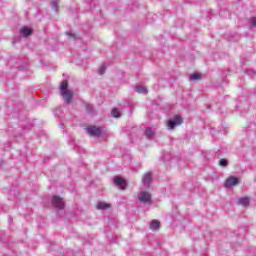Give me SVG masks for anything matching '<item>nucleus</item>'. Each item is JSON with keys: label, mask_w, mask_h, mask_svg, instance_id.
I'll use <instances>...</instances> for the list:
<instances>
[{"label": "nucleus", "mask_w": 256, "mask_h": 256, "mask_svg": "<svg viewBox=\"0 0 256 256\" xmlns=\"http://www.w3.org/2000/svg\"><path fill=\"white\" fill-rule=\"evenodd\" d=\"M69 83L63 80L60 84V95H62L64 102L69 105L73 99V91L69 90Z\"/></svg>", "instance_id": "1"}, {"label": "nucleus", "mask_w": 256, "mask_h": 256, "mask_svg": "<svg viewBox=\"0 0 256 256\" xmlns=\"http://www.w3.org/2000/svg\"><path fill=\"white\" fill-rule=\"evenodd\" d=\"M183 123V118L181 116L176 115L173 118L169 119L166 123L168 131H171L175 129V127H179V125H182Z\"/></svg>", "instance_id": "2"}, {"label": "nucleus", "mask_w": 256, "mask_h": 256, "mask_svg": "<svg viewBox=\"0 0 256 256\" xmlns=\"http://www.w3.org/2000/svg\"><path fill=\"white\" fill-rule=\"evenodd\" d=\"M138 200L140 203H143V205H151V194L148 192H140L138 194Z\"/></svg>", "instance_id": "3"}, {"label": "nucleus", "mask_w": 256, "mask_h": 256, "mask_svg": "<svg viewBox=\"0 0 256 256\" xmlns=\"http://www.w3.org/2000/svg\"><path fill=\"white\" fill-rule=\"evenodd\" d=\"M52 205L56 209H63L65 207V201L59 196H54L52 199Z\"/></svg>", "instance_id": "4"}, {"label": "nucleus", "mask_w": 256, "mask_h": 256, "mask_svg": "<svg viewBox=\"0 0 256 256\" xmlns=\"http://www.w3.org/2000/svg\"><path fill=\"white\" fill-rule=\"evenodd\" d=\"M86 131L88 135H91V137H100L101 135V128H97L95 126H90L86 128Z\"/></svg>", "instance_id": "5"}, {"label": "nucleus", "mask_w": 256, "mask_h": 256, "mask_svg": "<svg viewBox=\"0 0 256 256\" xmlns=\"http://www.w3.org/2000/svg\"><path fill=\"white\" fill-rule=\"evenodd\" d=\"M152 181H153V174H151L150 172H147L146 174L143 175L142 183L144 187L148 188L151 185Z\"/></svg>", "instance_id": "6"}, {"label": "nucleus", "mask_w": 256, "mask_h": 256, "mask_svg": "<svg viewBox=\"0 0 256 256\" xmlns=\"http://www.w3.org/2000/svg\"><path fill=\"white\" fill-rule=\"evenodd\" d=\"M239 184V179L235 176H230L224 183V186L226 188L229 187H234V185H238Z\"/></svg>", "instance_id": "7"}, {"label": "nucleus", "mask_w": 256, "mask_h": 256, "mask_svg": "<svg viewBox=\"0 0 256 256\" xmlns=\"http://www.w3.org/2000/svg\"><path fill=\"white\" fill-rule=\"evenodd\" d=\"M114 183L117 187H119L120 189H125V187H127V182H125V179L116 176L114 178Z\"/></svg>", "instance_id": "8"}, {"label": "nucleus", "mask_w": 256, "mask_h": 256, "mask_svg": "<svg viewBox=\"0 0 256 256\" xmlns=\"http://www.w3.org/2000/svg\"><path fill=\"white\" fill-rule=\"evenodd\" d=\"M33 33V29L24 26L20 29V35H22V37H29V35H31Z\"/></svg>", "instance_id": "9"}, {"label": "nucleus", "mask_w": 256, "mask_h": 256, "mask_svg": "<svg viewBox=\"0 0 256 256\" xmlns=\"http://www.w3.org/2000/svg\"><path fill=\"white\" fill-rule=\"evenodd\" d=\"M149 227L151 231H157L161 227V223L158 220H152Z\"/></svg>", "instance_id": "10"}, {"label": "nucleus", "mask_w": 256, "mask_h": 256, "mask_svg": "<svg viewBox=\"0 0 256 256\" xmlns=\"http://www.w3.org/2000/svg\"><path fill=\"white\" fill-rule=\"evenodd\" d=\"M135 91L136 93H140L141 95H147V87L145 86H141V85L135 86Z\"/></svg>", "instance_id": "11"}, {"label": "nucleus", "mask_w": 256, "mask_h": 256, "mask_svg": "<svg viewBox=\"0 0 256 256\" xmlns=\"http://www.w3.org/2000/svg\"><path fill=\"white\" fill-rule=\"evenodd\" d=\"M145 135L147 139H153V137H155V130H153V128H146Z\"/></svg>", "instance_id": "12"}, {"label": "nucleus", "mask_w": 256, "mask_h": 256, "mask_svg": "<svg viewBox=\"0 0 256 256\" xmlns=\"http://www.w3.org/2000/svg\"><path fill=\"white\" fill-rule=\"evenodd\" d=\"M238 205H242L243 207H247L249 205V198L243 197L238 199Z\"/></svg>", "instance_id": "13"}, {"label": "nucleus", "mask_w": 256, "mask_h": 256, "mask_svg": "<svg viewBox=\"0 0 256 256\" xmlns=\"http://www.w3.org/2000/svg\"><path fill=\"white\" fill-rule=\"evenodd\" d=\"M110 205L105 202H99L97 204V209H100L102 211H105V209H109Z\"/></svg>", "instance_id": "14"}, {"label": "nucleus", "mask_w": 256, "mask_h": 256, "mask_svg": "<svg viewBox=\"0 0 256 256\" xmlns=\"http://www.w3.org/2000/svg\"><path fill=\"white\" fill-rule=\"evenodd\" d=\"M112 116L115 117L116 119L121 117V112H119V109L117 108L112 109Z\"/></svg>", "instance_id": "15"}, {"label": "nucleus", "mask_w": 256, "mask_h": 256, "mask_svg": "<svg viewBox=\"0 0 256 256\" xmlns=\"http://www.w3.org/2000/svg\"><path fill=\"white\" fill-rule=\"evenodd\" d=\"M197 79H201V74L194 73L190 75V81H197Z\"/></svg>", "instance_id": "16"}, {"label": "nucleus", "mask_w": 256, "mask_h": 256, "mask_svg": "<svg viewBox=\"0 0 256 256\" xmlns=\"http://www.w3.org/2000/svg\"><path fill=\"white\" fill-rule=\"evenodd\" d=\"M52 9H53L54 11H56V13H57V11H59V2L53 1V2H52Z\"/></svg>", "instance_id": "17"}, {"label": "nucleus", "mask_w": 256, "mask_h": 256, "mask_svg": "<svg viewBox=\"0 0 256 256\" xmlns=\"http://www.w3.org/2000/svg\"><path fill=\"white\" fill-rule=\"evenodd\" d=\"M229 164V162L227 161V159L223 158L219 161V165L221 167H227V165Z\"/></svg>", "instance_id": "18"}, {"label": "nucleus", "mask_w": 256, "mask_h": 256, "mask_svg": "<svg viewBox=\"0 0 256 256\" xmlns=\"http://www.w3.org/2000/svg\"><path fill=\"white\" fill-rule=\"evenodd\" d=\"M99 75H103L105 73V64H102L98 70Z\"/></svg>", "instance_id": "19"}, {"label": "nucleus", "mask_w": 256, "mask_h": 256, "mask_svg": "<svg viewBox=\"0 0 256 256\" xmlns=\"http://www.w3.org/2000/svg\"><path fill=\"white\" fill-rule=\"evenodd\" d=\"M60 113H61V109L57 108V109L54 110V115H55L56 117H59V116H60Z\"/></svg>", "instance_id": "20"}, {"label": "nucleus", "mask_w": 256, "mask_h": 256, "mask_svg": "<svg viewBox=\"0 0 256 256\" xmlns=\"http://www.w3.org/2000/svg\"><path fill=\"white\" fill-rule=\"evenodd\" d=\"M251 27H256V18H251Z\"/></svg>", "instance_id": "21"}, {"label": "nucleus", "mask_w": 256, "mask_h": 256, "mask_svg": "<svg viewBox=\"0 0 256 256\" xmlns=\"http://www.w3.org/2000/svg\"><path fill=\"white\" fill-rule=\"evenodd\" d=\"M86 109L88 111V113H91V110L93 109L91 105H87L86 106Z\"/></svg>", "instance_id": "22"}, {"label": "nucleus", "mask_w": 256, "mask_h": 256, "mask_svg": "<svg viewBox=\"0 0 256 256\" xmlns=\"http://www.w3.org/2000/svg\"><path fill=\"white\" fill-rule=\"evenodd\" d=\"M70 35V37H75V35H73V34H69Z\"/></svg>", "instance_id": "23"}]
</instances>
